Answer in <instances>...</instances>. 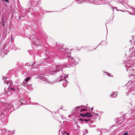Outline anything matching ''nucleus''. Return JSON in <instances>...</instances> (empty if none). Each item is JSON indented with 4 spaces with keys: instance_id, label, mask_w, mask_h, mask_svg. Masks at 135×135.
Here are the masks:
<instances>
[{
    "instance_id": "22",
    "label": "nucleus",
    "mask_w": 135,
    "mask_h": 135,
    "mask_svg": "<svg viewBox=\"0 0 135 135\" xmlns=\"http://www.w3.org/2000/svg\"><path fill=\"white\" fill-rule=\"evenodd\" d=\"M6 83L7 84L9 83V81H6ZM4 83H5V81H4Z\"/></svg>"
},
{
    "instance_id": "3",
    "label": "nucleus",
    "mask_w": 135,
    "mask_h": 135,
    "mask_svg": "<svg viewBox=\"0 0 135 135\" xmlns=\"http://www.w3.org/2000/svg\"><path fill=\"white\" fill-rule=\"evenodd\" d=\"M68 75H65L63 76H61L60 81L63 80V79L64 80V82L63 84V86L64 87L66 86L67 85L68 83V81L65 80V79L66 78H68Z\"/></svg>"
},
{
    "instance_id": "32",
    "label": "nucleus",
    "mask_w": 135,
    "mask_h": 135,
    "mask_svg": "<svg viewBox=\"0 0 135 135\" xmlns=\"http://www.w3.org/2000/svg\"><path fill=\"white\" fill-rule=\"evenodd\" d=\"M32 41H33L34 42V41H33V40Z\"/></svg>"
},
{
    "instance_id": "11",
    "label": "nucleus",
    "mask_w": 135,
    "mask_h": 135,
    "mask_svg": "<svg viewBox=\"0 0 135 135\" xmlns=\"http://www.w3.org/2000/svg\"><path fill=\"white\" fill-rule=\"evenodd\" d=\"M80 120H81V122H85L86 121H88V120H86L85 119H79Z\"/></svg>"
},
{
    "instance_id": "12",
    "label": "nucleus",
    "mask_w": 135,
    "mask_h": 135,
    "mask_svg": "<svg viewBox=\"0 0 135 135\" xmlns=\"http://www.w3.org/2000/svg\"><path fill=\"white\" fill-rule=\"evenodd\" d=\"M41 79L42 80L44 81H46V78L45 77H42L41 78Z\"/></svg>"
},
{
    "instance_id": "26",
    "label": "nucleus",
    "mask_w": 135,
    "mask_h": 135,
    "mask_svg": "<svg viewBox=\"0 0 135 135\" xmlns=\"http://www.w3.org/2000/svg\"><path fill=\"white\" fill-rule=\"evenodd\" d=\"M93 109V107H92L91 108V110H92V109Z\"/></svg>"
},
{
    "instance_id": "28",
    "label": "nucleus",
    "mask_w": 135,
    "mask_h": 135,
    "mask_svg": "<svg viewBox=\"0 0 135 135\" xmlns=\"http://www.w3.org/2000/svg\"><path fill=\"white\" fill-rule=\"evenodd\" d=\"M68 54H70V52H68Z\"/></svg>"
},
{
    "instance_id": "5",
    "label": "nucleus",
    "mask_w": 135,
    "mask_h": 135,
    "mask_svg": "<svg viewBox=\"0 0 135 135\" xmlns=\"http://www.w3.org/2000/svg\"><path fill=\"white\" fill-rule=\"evenodd\" d=\"M7 110H9L10 109H12L14 110V108L13 107V106L12 105V104H9L8 105V106L7 107Z\"/></svg>"
},
{
    "instance_id": "16",
    "label": "nucleus",
    "mask_w": 135,
    "mask_h": 135,
    "mask_svg": "<svg viewBox=\"0 0 135 135\" xmlns=\"http://www.w3.org/2000/svg\"><path fill=\"white\" fill-rule=\"evenodd\" d=\"M133 14L130 13L131 15H135V10L133 9Z\"/></svg>"
},
{
    "instance_id": "23",
    "label": "nucleus",
    "mask_w": 135,
    "mask_h": 135,
    "mask_svg": "<svg viewBox=\"0 0 135 135\" xmlns=\"http://www.w3.org/2000/svg\"><path fill=\"white\" fill-rule=\"evenodd\" d=\"M4 1L7 2H8V0H4Z\"/></svg>"
},
{
    "instance_id": "9",
    "label": "nucleus",
    "mask_w": 135,
    "mask_h": 135,
    "mask_svg": "<svg viewBox=\"0 0 135 135\" xmlns=\"http://www.w3.org/2000/svg\"><path fill=\"white\" fill-rule=\"evenodd\" d=\"M86 117H90L92 116L91 113H86Z\"/></svg>"
},
{
    "instance_id": "1",
    "label": "nucleus",
    "mask_w": 135,
    "mask_h": 135,
    "mask_svg": "<svg viewBox=\"0 0 135 135\" xmlns=\"http://www.w3.org/2000/svg\"><path fill=\"white\" fill-rule=\"evenodd\" d=\"M69 63L70 64V65H65V66H63L62 67L65 68H69L71 66H73L75 65L77 63L75 61V59H73L72 57H69Z\"/></svg>"
},
{
    "instance_id": "14",
    "label": "nucleus",
    "mask_w": 135,
    "mask_h": 135,
    "mask_svg": "<svg viewBox=\"0 0 135 135\" xmlns=\"http://www.w3.org/2000/svg\"><path fill=\"white\" fill-rule=\"evenodd\" d=\"M80 115L83 117H86V113L85 114H81Z\"/></svg>"
},
{
    "instance_id": "34",
    "label": "nucleus",
    "mask_w": 135,
    "mask_h": 135,
    "mask_svg": "<svg viewBox=\"0 0 135 135\" xmlns=\"http://www.w3.org/2000/svg\"><path fill=\"white\" fill-rule=\"evenodd\" d=\"M3 22V23H4V21Z\"/></svg>"
},
{
    "instance_id": "17",
    "label": "nucleus",
    "mask_w": 135,
    "mask_h": 135,
    "mask_svg": "<svg viewBox=\"0 0 135 135\" xmlns=\"http://www.w3.org/2000/svg\"><path fill=\"white\" fill-rule=\"evenodd\" d=\"M94 115H95V117H96V118H97V117H98V113H95V114H94Z\"/></svg>"
},
{
    "instance_id": "19",
    "label": "nucleus",
    "mask_w": 135,
    "mask_h": 135,
    "mask_svg": "<svg viewBox=\"0 0 135 135\" xmlns=\"http://www.w3.org/2000/svg\"><path fill=\"white\" fill-rule=\"evenodd\" d=\"M11 89L12 90H13L14 91H15V89L13 87H12L11 88Z\"/></svg>"
},
{
    "instance_id": "27",
    "label": "nucleus",
    "mask_w": 135,
    "mask_h": 135,
    "mask_svg": "<svg viewBox=\"0 0 135 135\" xmlns=\"http://www.w3.org/2000/svg\"><path fill=\"white\" fill-rule=\"evenodd\" d=\"M7 77L6 78H5V80H6V79H7Z\"/></svg>"
},
{
    "instance_id": "10",
    "label": "nucleus",
    "mask_w": 135,
    "mask_h": 135,
    "mask_svg": "<svg viewBox=\"0 0 135 135\" xmlns=\"http://www.w3.org/2000/svg\"><path fill=\"white\" fill-rule=\"evenodd\" d=\"M62 69L61 68H60V67L59 66H56V70H58V71H59V70H61Z\"/></svg>"
},
{
    "instance_id": "31",
    "label": "nucleus",
    "mask_w": 135,
    "mask_h": 135,
    "mask_svg": "<svg viewBox=\"0 0 135 135\" xmlns=\"http://www.w3.org/2000/svg\"><path fill=\"white\" fill-rule=\"evenodd\" d=\"M78 127H79V125H78Z\"/></svg>"
},
{
    "instance_id": "20",
    "label": "nucleus",
    "mask_w": 135,
    "mask_h": 135,
    "mask_svg": "<svg viewBox=\"0 0 135 135\" xmlns=\"http://www.w3.org/2000/svg\"><path fill=\"white\" fill-rule=\"evenodd\" d=\"M86 110V109H81V112H83V111H84L85 110Z\"/></svg>"
},
{
    "instance_id": "21",
    "label": "nucleus",
    "mask_w": 135,
    "mask_h": 135,
    "mask_svg": "<svg viewBox=\"0 0 135 135\" xmlns=\"http://www.w3.org/2000/svg\"><path fill=\"white\" fill-rule=\"evenodd\" d=\"M128 134L127 133V132H126L125 133H124V134H123L122 135H127Z\"/></svg>"
},
{
    "instance_id": "6",
    "label": "nucleus",
    "mask_w": 135,
    "mask_h": 135,
    "mask_svg": "<svg viewBox=\"0 0 135 135\" xmlns=\"http://www.w3.org/2000/svg\"><path fill=\"white\" fill-rule=\"evenodd\" d=\"M4 116L3 111L2 109H0V118H2Z\"/></svg>"
},
{
    "instance_id": "29",
    "label": "nucleus",
    "mask_w": 135,
    "mask_h": 135,
    "mask_svg": "<svg viewBox=\"0 0 135 135\" xmlns=\"http://www.w3.org/2000/svg\"><path fill=\"white\" fill-rule=\"evenodd\" d=\"M4 78H3V79L4 80Z\"/></svg>"
},
{
    "instance_id": "7",
    "label": "nucleus",
    "mask_w": 135,
    "mask_h": 135,
    "mask_svg": "<svg viewBox=\"0 0 135 135\" xmlns=\"http://www.w3.org/2000/svg\"><path fill=\"white\" fill-rule=\"evenodd\" d=\"M117 94H118V93L117 92L111 94V96L112 98H115Z\"/></svg>"
},
{
    "instance_id": "33",
    "label": "nucleus",
    "mask_w": 135,
    "mask_h": 135,
    "mask_svg": "<svg viewBox=\"0 0 135 135\" xmlns=\"http://www.w3.org/2000/svg\"><path fill=\"white\" fill-rule=\"evenodd\" d=\"M3 26H4V24H3Z\"/></svg>"
},
{
    "instance_id": "2",
    "label": "nucleus",
    "mask_w": 135,
    "mask_h": 135,
    "mask_svg": "<svg viewBox=\"0 0 135 135\" xmlns=\"http://www.w3.org/2000/svg\"><path fill=\"white\" fill-rule=\"evenodd\" d=\"M130 83H131V84L129 86V87L130 88V89L129 90V92L132 91H134L135 87V84L131 81H129L127 83V85H129Z\"/></svg>"
},
{
    "instance_id": "24",
    "label": "nucleus",
    "mask_w": 135,
    "mask_h": 135,
    "mask_svg": "<svg viewBox=\"0 0 135 135\" xmlns=\"http://www.w3.org/2000/svg\"><path fill=\"white\" fill-rule=\"evenodd\" d=\"M34 64H33V65H32L33 66V67H34V68H35V67H37V66H34Z\"/></svg>"
},
{
    "instance_id": "18",
    "label": "nucleus",
    "mask_w": 135,
    "mask_h": 135,
    "mask_svg": "<svg viewBox=\"0 0 135 135\" xmlns=\"http://www.w3.org/2000/svg\"><path fill=\"white\" fill-rule=\"evenodd\" d=\"M63 135H69V134L68 132L64 133Z\"/></svg>"
},
{
    "instance_id": "13",
    "label": "nucleus",
    "mask_w": 135,
    "mask_h": 135,
    "mask_svg": "<svg viewBox=\"0 0 135 135\" xmlns=\"http://www.w3.org/2000/svg\"><path fill=\"white\" fill-rule=\"evenodd\" d=\"M30 77H28L26 79H25V81L27 82V81H28L30 79Z\"/></svg>"
},
{
    "instance_id": "30",
    "label": "nucleus",
    "mask_w": 135,
    "mask_h": 135,
    "mask_svg": "<svg viewBox=\"0 0 135 135\" xmlns=\"http://www.w3.org/2000/svg\"><path fill=\"white\" fill-rule=\"evenodd\" d=\"M56 71V70H55L54 71V72H55V71Z\"/></svg>"
},
{
    "instance_id": "25",
    "label": "nucleus",
    "mask_w": 135,
    "mask_h": 135,
    "mask_svg": "<svg viewBox=\"0 0 135 135\" xmlns=\"http://www.w3.org/2000/svg\"><path fill=\"white\" fill-rule=\"evenodd\" d=\"M95 126H93V127L92 126H90V127H94Z\"/></svg>"
},
{
    "instance_id": "8",
    "label": "nucleus",
    "mask_w": 135,
    "mask_h": 135,
    "mask_svg": "<svg viewBox=\"0 0 135 135\" xmlns=\"http://www.w3.org/2000/svg\"><path fill=\"white\" fill-rule=\"evenodd\" d=\"M94 0H82V2H86L87 3H88V2H89L90 3H92L94 2Z\"/></svg>"
},
{
    "instance_id": "4",
    "label": "nucleus",
    "mask_w": 135,
    "mask_h": 135,
    "mask_svg": "<svg viewBox=\"0 0 135 135\" xmlns=\"http://www.w3.org/2000/svg\"><path fill=\"white\" fill-rule=\"evenodd\" d=\"M133 66L132 65H131V66H129L128 65H126V70L127 71H133V69H132V67Z\"/></svg>"
},
{
    "instance_id": "15",
    "label": "nucleus",
    "mask_w": 135,
    "mask_h": 135,
    "mask_svg": "<svg viewBox=\"0 0 135 135\" xmlns=\"http://www.w3.org/2000/svg\"><path fill=\"white\" fill-rule=\"evenodd\" d=\"M88 133V131L87 130H85V131L84 132L83 134L84 135H85V134H87Z\"/></svg>"
}]
</instances>
